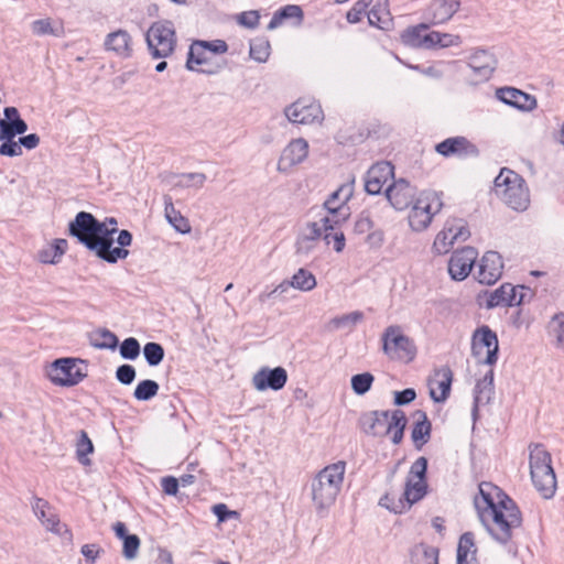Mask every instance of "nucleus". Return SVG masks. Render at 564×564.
<instances>
[{
    "mask_svg": "<svg viewBox=\"0 0 564 564\" xmlns=\"http://www.w3.org/2000/svg\"><path fill=\"white\" fill-rule=\"evenodd\" d=\"M478 489L474 505L481 524L495 541L509 543L522 527V512L514 500L495 484L482 481Z\"/></svg>",
    "mask_w": 564,
    "mask_h": 564,
    "instance_id": "nucleus-1",
    "label": "nucleus"
},
{
    "mask_svg": "<svg viewBox=\"0 0 564 564\" xmlns=\"http://www.w3.org/2000/svg\"><path fill=\"white\" fill-rule=\"evenodd\" d=\"M115 228H108L106 223L98 221L90 213L80 212L69 224V234L76 237L83 245L104 261L115 263L119 259H126L127 249L111 248Z\"/></svg>",
    "mask_w": 564,
    "mask_h": 564,
    "instance_id": "nucleus-2",
    "label": "nucleus"
},
{
    "mask_svg": "<svg viewBox=\"0 0 564 564\" xmlns=\"http://www.w3.org/2000/svg\"><path fill=\"white\" fill-rule=\"evenodd\" d=\"M427 459L419 457L410 467L406 476L404 492L398 500L390 494L380 499V505L394 513H402L420 501L427 492Z\"/></svg>",
    "mask_w": 564,
    "mask_h": 564,
    "instance_id": "nucleus-3",
    "label": "nucleus"
},
{
    "mask_svg": "<svg viewBox=\"0 0 564 564\" xmlns=\"http://www.w3.org/2000/svg\"><path fill=\"white\" fill-rule=\"evenodd\" d=\"M346 474V462L338 460L325 466L312 480V501L318 511L329 509L341 490Z\"/></svg>",
    "mask_w": 564,
    "mask_h": 564,
    "instance_id": "nucleus-4",
    "label": "nucleus"
},
{
    "mask_svg": "<svg viewBox=\"0 0 564 564\" xmlns=\"http://www.w3.org/2000/svg\"><path fill=\"white\" fill-rule=\"evenodd\" d=\"M529 465L531 480L544 498H551L556 490V476L552 467L551 454L542 444L529 446Z\"/></svg>",
    "mask_w": 564,
    "mask_h": 564,
    "instance_id": "nucleus-5",
    "label": "nucleus"
},
{
    "mask_svg": "<svg viewBox=\"0 0 564 564\" xmlns=\"http://www.w3.org/2000/svg\"><path fill=\"white\" fill-rule=\"evenodd\" d=\"M361 425L365 433L372 436L389 435L394 444H399L403 438L406 416L401 410L376 411L365 415Z\"/></svg>",
    "mask_w": 564,
    "mask_h": 564,
    "instance_id": "nucleus-6",
    "label": "nucleus"
},
{
    "mask_svg": "<svg viewBox=\"0 0 564 564\" xmlns=\"http://www.w3.org/2000/svg\"><path fill=\"white\" fill-rule=\"evenodd\" d=\"M45 376L56 387L72 388L88 376V368L83 359L63 357L45 367Z\"/></svg>",
    "mask_w": 564,
    "mask_h": 564,
    "instance_id": "nucleus-7",
    "label": "nucleus"
},
{
    "mask_svg": "<svg viewBox=\"0 0 564 564\" xmlns=\"http://www.w3.org/2000/svg\"><path fill=\"white\" fill-rule=\"evenodd\" d=\"M443 208L442 194L435 191L422 192L409 212L408 220L414 231H423L430 227L433 218Z\"/></svg>",
    "mask_w": 564,
    "mask_h": 564,
    "instance_id": "nucleus-8",
    "label": "nucleus"
},
{
    "mask_svg": "<svg viewBox=\"0 0 564 564\" xmlns=\"http://www.w3.org/2000/svg\"><path fill=\"white\" fill-rule=\"evenodd\" d=\"M145 41L153 58H166L172 55L177 42L173 22L161 20L152 23L145 33Z\"/></svg>",
    "mask_w": 564,
    "mask_h": 564,
    "instance_id": "nucleus-9",
    "label": "nucleus"
},
{
    "mask_svg": "<svg viewBox=\"0 0 564 564\" xmlns=\"http://www.w3.org/2000/svg\"><path fill=\"white\" fill-rule=\"evenodd\" d=\"M382 341L383 351L391 360L409 364L416 357L417 348L413 339L400 326H389L382 335Z\"/></svg>",
    "mask_w": 564,
    "mask_h": 564,
    "instance_id": "nucleus-10",
    "label": "nucleus"
},
{
    "mask_svg": "<svg viewBox=\"0 0 564 564\" xmlns=\"http://www.w3.org/2000/svg\"><path fill=\"white\" fill-rule=\"evenodd\" d=\"M352 183L354 180L341 185L324 203L328 215L323 220L328 228L341 226L348 219L350 213L347 203L352 196Z\"/></svg>",
    "mask_w": 564,
    "mask_h": 564,
    "instance_id": "nucleus-11",
    "label": "nucleus"
},
{
    "mask_svg": "<svg viewBox=\"0 0 564 564\" xmlns=\"http://www.w3.org/2000/svg\"><path fill=\"white\" fill-rule=\"evenodd\" d=\"M495 192L514 210H524L530 204L524 178H495Z\"/></svg>",
    "mask_w": 564,
    "mask_h": 564,
    "instance_id": "nucleus-12",
    "label": "nucleus"
},
{
    "mask_svg": "<svg viewBox=\"0 0 564 564\" xmlns=\"http://www.w3.org/2000/svg\"><path fill=\"white\" fill-rule=\"evenodd\" d=\"M499 343L488 326L477 328L471 338V354L479 364L492 366L498 359Z\"/></svg>",
    "mask_w": 564,
    "mask_h": 564,
    "instance_id": "nucleus-13",
    "label": "nucleus"
},
{
    "mask_svg": "<svg viewBox=\"0 0 564 564\" xmlns=\"http://www.w3.org/2000/svg\"><path fill=\"white\" fill-rule=\"evenodd\" d=\"M470 231L464 219L452 218L446 220L443 229L436 235L433 242V250L437 254H445L451 251L457 242L466 241Z\"/></svg>",
    "mask_w": 564,
    "mask_h": 564,
    "instance_id": "nucleus-14",
    "label": "nucleus"
},
{
    "mask_svg": "<svg viewBox=\"0 0 564 564\" xmlns=\"http://www.w3.org/2000/svg\"><path fill=\"white\" fill-rule=\"evenodd\" d=\"M528 293H530V289L524 285L503 283L498 289L489 293L487 306H517L524 301Z\"/></svg>",
    "mask_w": 564,
    "mask_h": 564,
    "instance_id": "nucleus-15",
    "label": "nucleus"
},
{
    "mask_svg": "<svg viewBox=\"0 0 564 564\" xmlns=\"http://www.w3.org/2000/svg\"><path fill=\"white\" fill-rule=\"evenodd\" d=\"M383 193L395 209L403 210L413 202L416 188L406 178H390Z\"/></svg>",
    "mask_w": 564,
    "mask_h": 564,
    "instance_id": "nucleus-16",
    "label": "nucleus"
},
{
    "mask_svg": "<svg viewBox=\"0 0 564 564\" xmlns=\"http://www.w3.org/2000/svg\"><path fill=\"white\" fill-rule=\"evenodd\" d=\"M478 258V251L473 247H464L453 252L448 260V273L455 281L465 280L471 272Z\"/></svg>",
    "mask_w": 564,
    "mask_h": 564,
    "instance_id": "nucleus-17",
    "label": "nucleus"
},
{
    "mask_svg": "<svg viewBox=\"0 0 564 564\" xmlns=\"http://www.w3.org/2000/svg\"><path fill=\"white\" fill-rule=\"evenodd\" d=\"M286 118L297 124H311L323 120V110L316 102L296 100L285 108Z\"/></svg>",
    "mask_w": 564,
    "mask_h": 564,
    "instance_id": "nucleus-18",
    "label": "nucleus"
},
{
    "mask_svg": "<svg viewBox=\"0 0 564 564\" xmlns=\"http://www.w3.org/2000/svg\"><path fill=\"white\" fill-rule=\"evenodd\" d=\"M460 8V0H432L422 17L431 25L448 22Z\"/></svg>",
    "mask_w": 564,
    "mask_h": 564,
    "instance_id": "nucleus-19",
    "label": "nucleus"
},
{
    "mask_svg": "<svg viewBox=\"0 0 564 564\" xmlns=\"http://www.w3.org/2000/svg\"><path fill=\"white\" fill-rule=\"evenodd\" d=\"M503 261L496 251H487L480 259L477 270V280L481 284H495L502 275Z\"/></svg>",
    "mask_w": 564,
    "mask_h": 564,
    "instance_id": "nucleus-20",
    "label": "nucleus"
},
{
    "mask_svg": "<svg viewBox=\"0 0 564 564\" xmlns=\"http://www.w3.org/2000/svg\"><path fill=\"white\" fill-rule=\"evenodd\" d=\"M467 64L480 80H488L496 70L498 61L489 50L474 48Z\"/></svg>",
    "mask_w": 564,
    "mask_h": 564,
    "instance_id": "nucleus-21",
    "label": "nucleus"
},
{
    "mask_svg": "<svg viewBox=\"0 0 564 564\" xmlns=\"http://www.w3.org/2000/svg\"><path fill=\"white\" fill-rule=\"evenodd\" d=\"M435 151L445 158H468L477 156L479 154L477 147L467 138L460 135L447 138L444 141L437 143L435 145Z\"/></svg>",
    "mask_w": 564,
    "mask_h": 564,
    "instance_id": "nucleus-22",
    "label": "nucleus"
},
{
    "mask_svg": "<svg viewBox=\"0 0 564 564\" xmlns=\"http://www.w3.org/2000/svg\"><path fill=\"white\" fill-rule=\"evenodd\" d=\"M497 98L506 105L522 111H532L536 108V98L514 87H501L496 91Z\"/></svg>",
    "mask_w": 564,
    "mask_h": 564,
    "instance_id": "nucleus-23",
    "label": "nucleus"
},
{
    "mask_svg": "<svg viewBox=\"0 0 564 564\" xmlns=\"http://www.w3.org/2000/svg\"><path fill=\"white\" fill-rule=\"evenodd\" d=\"M204 44L194 41L188 50L187 59H186V68L188 70H196L199 73H204L207 75L216 74L221 66H212L210 65V55L203 48Z\"/></svg>",
    "mask_w": 564,
    "mask_h": 564,
    "instance_id": "nucleus-24",
    "label": "nucleus"
},
{
    "mask_svg": "<svg viewBox=\"0 0 564 564\" xmlns=\"http://www.w3.org/2000/svg\"><path fill=\"white\" fill-rule=\"evenodd\" d=\"M453 371L448 366L436 369L429 380L430 395L435 402H444L451 392Z\"/></svg>",
    "mask_w": 564,
    "mask_h": 564,
    "instance_id": "nucleus-25",
    "label": "nucleus"
},
{
    "mask_svg": "<svg viewBox=\"0 0 564 564\" xmlns=\"http://www.w3.org/2000/svg\"><path fill=\"white\" fill-rule=\"evenodd\" d=\"M286 380L288 373L284 368H263L253 376L252 383L259 391H264L267 389L280 390L285 386Z\"/></svg>",
    "mask_w": 564,
    "mask_h": 564,
    "instance_id": "nucleus-26",
    "label": "nucleus"
},
{
    "mask_svg": "<svg viewBox=\"0 0 564 564\" xmlns=\"http://www.w3.org/2000/svg\"><path fill=\"white\" fill-rule=\"evenodd\" d=\"M308 153V144L304 139H296L289 143L283 150L278 169L280 172H288L290 167L301 163Z\"/></svg>",
    "mask_w": 564,
    "mask_h": 564,
    "instance_id": "nucleus-27",
    "label": "nucleus"
},
{
    "mask_svg": "<svg viewBox=\"0 0 564 564\" xmlns=\"http://www.w3.org/2000/svg\"><path fill=\"white\" fill-rule=\"evenodd\" d=\"M33 511L42 524L54 533H61V522L56 513L52 511V507L48 501L42 498H34L32 505Z\"/></svg>",
    "mask_w": 564,
    "mask_h": 564,
    "instance_id": "nucleus-28",
    "label": "nucleus"
},
{
    "mask_svg": "<svg viewBox=\"0 0 564 564\" xmlns=\"http://www.w3.org/2000/svg\"><path fill=\"white\" fill-rule=\"evenodd\" d=\"M414 417L415 422L412 427L411 437L414 446L417 449H422L431 438L432 424L423 411L415 412Z\"/></svg>",
    "mask_w": 564,
    "mask_h": 564,
    "instance_id": "nucleus-29",
    "label": "nucleus"
},
{
    "mask_svg": "<svg viewBox=\"0 0 564 564\" xmlns=\"http://www.w3.org/2000/svg\"><path fill=\"white\" fill-rule=\"evenodd\" d=\"M108 51H113L122 57H130L132 54L131 36L124 30H118L109 33L105 41Z\"/></svg>",
    "mask_w": 564,
    "mask_h": 564,
    "instance_id": "nucleus-30",
    "label": "nucleus"
},
{
    "mask_svg": "<svg viewBox=\"0 0 564 564\" xmlns=\"http://www.w3.org/2000/svg\"><path fill=\"white\" fill-rule=\"evenodd\" d=\"M429 22H423L414 26H409L401 33V41L404 45L414 48L424 47V35L430 29Z\"/></svg>",
    "mask_w": 564,
    "mask_h": 564,
    "instance_id": "nucleus-31",
    "label": "nucleus"
},
{
    "mask_svg": "<svg viewBox=\"0 0 564 564\" xmlns=\"http://www.w3.org/2000/svg\"><path fill=\"white\" fill-rule=\"evenodd\" d=\"M288 285L296 290L307 292L316 286V279L311 271L306 269H300L296 273L293 274L291 281L288 282Z\"/></svg>",
    "mask_w": 564,
    "mask_h": 564,
    "instance_id": "nucleus-32",
    "label": "nucleus"
},
{
    "mask_svg": "<svg viewBox=\"0 0 564 564\" xmlns=\"http://www.w3.org/2000/svg\"><path fill=\"white\" fill-rule=\"evenodd\" d=\"M165 216L169 223L182 234L191 231V225L186 217L175 209L172 202L165 203Z\"/></svg>",
    "mask_w": 564,
    "mask_h": 564,
    "instance_id": "nucleus-33",
    "label": "nucleus"
},
{
    "mask_svg": "<svg viewBox=\"0 0 564 564\" xmlns=\"http://www.w3.org/2000/svg\"><path fill=\"white\" fill-rule=\"evenodd\" d=\"M270 42L265 37H257L250 42L249 55L258 63H264L270 56Z\"/></svg>",
    "mask_w": 564,
    "mask_h": 564,
    "instance_id": "nucleus-34",
    "label": "nucleus"
},
{
    "mask_svg": "<svg viewBox=\"0 0 564 564\" xmlns=\"http://www.w3.org/2000/svg\"><path fill=\"white\" fill-rule=\"evenodd\" d=\"M367 15L369 24L381 30L388 29L391 21L389 10L382 8L380 4L373 6Z\"/></svg>",
    "mask_w": 564,
    "mask_h": 564,
    "instance_id": "nucleus-35",
    "label": "nucleus"
},
{
    "mask_svg": "<svg viewBox=\"0 0 564 564\" xmlns=\"http://www.w3.org/2000/svg\"><path fill=\"white\" fill-rule=\"evenodd\" d=\"M324 227V240L326 245L332 246L336 252H340L345 248V236L338 227L328 228L323 224Z\"/></svg>",
    "mask_w": 564,
    "mask_h": 564,
    "instance_id": "nucleus-36",
    "label": "nucleus"
},
{
    "mask_svg": "<svg viewBox=\"0 0 564 564\" xmlns=\"http://www.w3.org/2000/svg\"><path fill=\"white\" fill-rule=\"evenodd\" d=\"M159 384L154 380H142L140 381L133 392V397L138 401H147L155 397L159 392Z\"/></svg>",
    "mask_w": 564,
    "mask_h": 564,
    "instance_id": "nucleus-37",
    "label": "nucleus"
},
{
    "mask_svg": "<svg viewBox=\"0 0 564 564\" xmlns=\"http://www.w3.org/2000/svg\"><path fill=\"white\" fill-rule=\"evenodd\" d=\"M93 345L97 348L115 349L118 345V338L113 333L106 328L98 329L94 334Z\"/></svg>",
    "mask_w": 564,
    "mask_h": 564,
    "instance_id": "nucleus-38",
    "label": "nucleus"
},
{
    "mask_svg": "<svg viewBox=\"0 0 564 564\" xmlns=\"http://www.w3.org/2000/svg\"><path fill=\"white\" fill-rule=\"evenodd\" d=\"M476 552L474 534L470 532L464 533L458 542L457 558L475 556Z\"/></svg>",
    "mask_w": 564,
    "mask_h": 564,
    "instance_id": "nucleus-39",
    "label": "nucleus"
},
{
    "mask_svg": "<svg viewBox=\"0 0 564 564\" xmlns=\"http://www.w3.org/2000/svg\"><path fill=\"white\" fill-rule=\"evenodd\" d=\"M93 452V442L88 437V434L85 431H82L76 445V454L78 460L85 465L88 464L89 459L87 458V455L91 454Z\"/></svg>",
    "mask_w": 564,
    "mask_h": 564,
    "instance_id": "nucleus-40",
    "label": "nucleus"
},
{
    "mask_svg": "<svg viewBox=\"0 0 564 564\" xmlns=\"http://www.w3.org/2000/svg\"><path fill=\"white\" fill-rule=\"evenodd\" d=\"M143 354L150 366H156L163 360L164 349L158 343H148L143 348Z\"/></svg>",
    "mask_w": 564,
    "mask_h": 564,
    "instance_id": "nucleus-41",
    "label": "nucleus"
},
{
    "mask_svg": "<svg viewBox=\"0 0 564 564\" xmlns=\"http://www.w3.org/2000/svg\"><path fill=\"white\" fill-rule=\"evenodd\" d=\"M372 1L373 0H357L346 14L347 21L351 24L360 22Z\"/></svg>",
    "mask_w": 564,
    "mask_h": 564,
    "instance_id": "nucleus-42",
    "label": "nucleus"
},
{
    "mask_svg": "<svg viewBox=\"0 0 564 564\" xmlns=\"http://www.w3.org/2000/svg\"><path fill=\"white\" fill-rule=\"evenodd\" d=\"M373 382V376L369 372L359 373L351 378V387L357 394L366 393Z\"/></svg>",
    "mask_w": 564,
    "mask_h": 564,
    "instance_id": "nucleus-43",
    "label": "nucleus"
},
{
    "mask_svg": "<svg viewBox=\"0 0 564 564\" xmlns=\"http://www.w3.org/2000/svg\"><path fill=\"white\" fill-rule=\"evenodd\" d=\"M364 319L362 312L355 311L348 314H344L341 316L335 317L332 319V324L336 328H343L347 326H355L357 323H360Z\"/></svg>",
    "mask_w": 564,
    "mask_h": 564,
    "instance_id": "nucleus-44",
    "label": "nucleus"
},
{
    "mask_svg": "<svg viewBox=\"0 0 564 564\" xmlns=\"http://www.w3.org/2000/svg\"><path fill=\"white\" fill-rule=\"evenodd\" d=\"M367 176H395L394 166L389 161L376 162L368 169Z\"/></svg>",
    "mask_w": 564,
    "mask_h": 564,
    "instance_id": "nucleus-45",
    "label": "nucleus"
},
{
    "mask_svg": "<svg viewBox=\"0 0 564 564\" xmlns=\"http://www.w3.org/2000/svg\"><path fill=\"white\" fill-rule=\"evenodd\" d=\"M120 355L126 359H135L140 355V344L133 338L124 339L120 346Z\"/></svg>",
    "mask_w": 564,
    "mask_h": 564,
    "instance_id": "nucleus-46",
    "label": "nucleus"
},
{
    "mask_svg": "<svg viewBox=\"0 0 564 564\" xmlns=\"http://www.w3.org/2000/svg\"><path fill=\"white\" fill-rule=\"evenodd\" d=\"M123 547H122V554L127 560H133L137 554L138 550L140 547V539L135 534H130L123 540Z\"/></svg>",
    "mask_w": 564,
    "mask_h": 564,
    "instance_id": "nucleus-47",
    "label": "nucleus"
},
{
    "mask_svg": "<svg viewBox=\"0 0 564 564\" xmlns=\"http://www.w3.org/2000/svg\"><path fill=\"white\" fill-rule=\"evenodd\" d=\"M283 21L288 19H297V24H301L304 18L302 8L297 4H286L278 10Z\"/></svg>",
    "mask_w": 564,
    "mask_h": 564,
    "instance_id": "nucleus-48",
    "label": "nucleus"
},
{
    "mask_svg": "<svg viewBox=\"0 0 564 564\" xmlns=\"http://www.w3.org/2000/svg\"><path fill=\"white\" fill-rule=\"evenodd\" d=\"M259 20L260 14L257 10L245 11L237 17V22L247 29H256L259 25Z\"/></svg>",
    "mask_w": 564,
    "mask_h": 564,
    "instance_id": "nucleus-49",
    "label": "nucleus"
},
{
    "mask_svg": "<svg viewBox=\"0 0 564 564\" xmlns=\"http://www.w3.org/2000/svg\"><path fill=\"white\" fill-rule=\"evenodd\" d=\"M198 43L204 44L203 48L209 54H225L228 51V44L224 40L204 41L196 40Z\"/></svg>",
    "mask_w": 564,
    "mask_h": 564,
    "instance_id": "nucleus-50",
    "label": "nucleus"
},
{
    "mask_svg": "<svg viewBox=\"0 0 564 564\" xmlns=\"http://www.w3.org/2000/svg\"><path fill=\"white\" fill-rule=\"evenodd\" d=\"M116 378L122 384H130L135 378V369L131 365H121L117 368Z\"/></svg>",
    "mask_w": 564,
    "mask_h": 564,
    "instance_id": "nucleus-51",
    "label": "nucleus"
},
{
    "mask_svg": "<svg viewBox=\"0 0 564 564\" xmlns=\"http://www.w3.org/2000/svg\"><path fill=\"white\" fill-rule=\"evenodd\" d=\"M32 32L35 35H47V34H55L54 29L52 28L51 20L50 19H40L35 20L31 24Z\"/></svg>",
    "mask_w": 564,
    "mask_h": 564,
    "instance_id": "nucleus-52",
    "label": "nucleus"
},
{
    "mask_svg": "<svg viewBox=\"0 0 564 564\" xmlns=\"http://www.w3.org/2000/svg\"><path fill=\"white\" fill-rule=\"evenodd\" d=\"M388 181L390 182V178H366L365 189L371 195L380 194L383 188L386 189Z\"/></svg>",
    "mask_w": 564,
    "mask_h": 564,
    "instance_id": "nucleus-53",
    "label": "nucleus"
},
{
    "mask_svg": "<svg viewBox=\"0 0 564 564\" xmlns=\"http://www.w3.org/2000/svg\"><path fill=\"white\" fill-rule=\"evenodd\" d=\"M0 154L6 156H19L22 154V149L19 141L9 140L2 141L0 145Z\"/></svg>",
    "mask_w": 564,
    "mask_h": 564,
    "instance_id": "nucleus-54",
    "label": "nucleus"
},
{
    "mask_svg": "<svg viewBox=\"0 0 564 564\" xmlns=\"http://www.w3.org/2000/svg\"><path fill=\"white\" fill-rule=\"evenodd\" d=\"M551 327L557 339V343L564 347V314L555 315Z\"/></svg>",
    "mask_w": 564,
    "mask_h": 564,
    "instance_id": "nucleus-55",
    "label": "nucleus"
},
{
    "mask_svg": "<svg viewBox=\"0 0 564 564\" xmlns=\"http://www.w3.org/2000/svg\"><path fill=\"white\" fill-rule=\"evenodd\" d=\"M324 237V227H323V220L321 221V224L318 223H308L306 228H305V231H304V237L306 239H310V240H316L321 237Z\"/></svg>",
    "mask_w": 564,
    "mask_h": 564,
    "instance_id": "nucleus-56",
    "label": "nucleus"
},
{
    "mask_svg": "<svg viewBox=\"0 0 564 564\" xmlns=\"http://www.w3.org/2000/svg\"><path fill=\"white\" fill-rule=\"evenodd\" d=\"M161 487L165 495L176 496L178 492V480L173 476H166L161 479Z\"/></svg>",
    "mask_w": 564,
    "mask_h": 564,
    "instance_id": "nucleus-57",
    "label": "nucleus"
},
{
    "mask_svg": "<svg viewBox=\"0 0 564 564\" xmlns=\"http://www.w3.org/2000/svg\"><path fill=\"white\" fill-rule=\"evenodd\" d=\"M101 549L97 544H85L82 546V554L87 561L94 563L99 556Z\"/></svg>",
    "mask_w": 564,
    "mask_h": 564,
    "instance_id": "nucleus-58",
    "label": "nucleus"
},
{
    "mask_svg": "<svg viewBox=\"0 0 564 564\" xmlns=\"http://www.w3.org/2000/svg\"><path fill=\"white\" fill-rule=\"evenodd\" d=\"M423 41H424L423 48L431 50V48L438 47L440 42H441V32H438V31L427 32L426 31V35H424Z\"/></svg>",
    "mask_w": 564,
    "mask_h": 564,
    "instance_id": "nucleus-59",
    "label": "nucleus"
},
{
    "mask_svg": "<svg viewBox=\"0 0 564 564\" xmlns=\"http://www.w3.org/2000/svg\"><path fill=\"white\" fill-rule=\"evenodd\" d=\"M462 44V37L457 34L442 33L438 47L458 46Z\"/></svg>",
    "mask_w": 564,
    "mask_h": 564,
    "instance_id": "nucleus-60",
    "label": "nucleus"
},
{
    "mask_svg": "<svg viewBox=\"0 0 564 564\" xmlns=\"http://www.w3.org/2000/svg\"><path fill=\"white\" fill-rule=\"evenodd\" d=\"M20 147L28 150L35 149L40 143V137L36 133H30L19 138Z\"/></svg>",
    "mask_w": 564,
    "mask_h": 564,
    "instance_id": "nucleus-61",
    "label": "nucleus"
},
{
    "mask_svg": "<svg viewBox=\"0 0 564 564\" xmlns=\"http://www.w3.org/2000/svg\"><path fill=\"white\" fill-rule=\"evenodd\" d=\"M15 137V132L11 128V123H8L6 120H0V140L9 141L13 140Z\"/></svg>",
    "mask_w": 564,
    "mask_h": 564,
    "instance_id": "nucleus-62",
    "label": "nucleus"
},
{
    "mask_svg": "<svg viewBox=\"0 0 564 564\" xmlns=\"http://www.w3.org/2000/svg\"><path fill=\"white\" fill-rule=\"evenodd\" d=\"M50 247L57 260H59L61 257L65 253L68 243L65 239H55L54 242L50 245Z\"/></svg>",
    "mask_w": 564,
    "mask_h": 564,
    "instance_id": "nucleus-63",
    "label": "nucleus"
},
{
    "mask_svg": "<svg viewBox=\"0 0 564 564\" xmlns=\"http://www.w3.org/2000/svg\"><path fill=\"white\" fill-rule=\"evenodd\" d=\"M415 399V391L413 389H405L398 392L395 395V403L406 404Z\"/></svg>",
    "mask_w": 564,
    "mask_h": 564,
    "instance_id": "nucleus-64",
    "label": "nucleus"
}]
</instances>
